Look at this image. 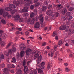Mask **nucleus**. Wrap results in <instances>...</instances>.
<instances>
[{"instance_id":"nucleus-1","label":"nucleus","mask_w":74,"mask_h":74,"mask_svg":"<svg viewBox=\"0 0 74 74\" xmlns=\"http://www.w3.org/2000/svg\"><path fill=\"white\" fill-rule=\"evenodd\" d=\"M3 14V16L4 18H6L7 16L8 18H10L11 16L8 14V13L7 12H4V10L2 9L0 10V15H2Z\"/></svg>"},{"instance_id":"nucleus-2","label":"nucleus","mask_w":74,"mask_h":74,"mask_svg":"<svg viewBox=\"0 0 74 74\" xmlns=\"http://www.w3.org/2000/svg\"><path fill=\"white\" fill-rule=\"evenodd\" d=\"M34 56L36 58H38V60H36V62L37 64H38L40 62H41V60L42 57L41 55L39 56V54L38 53H36L34 55Z\"/></svg>"},{"instance_id":"nucleus-3","label":"nucleus","mask_w":74,"mask_h":74,"mask_svg":"<svg viewBox=\"0 0 74 74\" xmlns=\"http://www.w3.org/2000/svg\"><path fill=\"white\" fill-rule=\"evenodd\" d=\"M9 7H7L5 8V10L6 11H11L12 10V9L11 8H16V7L13 4H10L9 5Z\"/></svg>"},{"instance_id":"nucleus-4","label":"nucleus","mask_w":74,"mask_h":74,"mask_svg":"<svg viewBox=\"0 0 74 74\" xmlns=\"http://www.w3.org/2000/svg\"><path fill=\"white\" fill-rule=\"evenodd\" d=\"M53 13V11L51 9L48 10L47 12V15H50V16H51V18H52L53 17V16L52 15V14Z\"/></svg>"},{"instance_id":"nucleus-5","label":"nucleus","mask_w":74,"mask_h":74,"mask_svg":"<svg viewBox=\"0 0 74 74\" xmlns=\"http://www.w3.org/2000/svg\"><path fill=\"white\" fill-rule=\"evenodd\" d=\"M16 70L17 71V74H22V72L21 71V69L19 67V65L17 66L16 68Z\"/></svg>"},{"instance_id":"nucleus-6","label":"nucleus","mask_w":74,"mask_h":74,"mask_svg":"<svg viewBox=\"0 0 74 74\" xmlns=\"http://www.w3.org/2000/svg\"><path fill=\"white\" fill-rule=\"evenodd\" d=\"M39 19L40 21V23L41 24H42L43 23V21H44V18L42 17V15L40 14L38 16Z\"/></svg>"},{"instance_id":"nucleus-7","label":"nucleus","mask_w":74,"mask_h":74,"mask_svg":"<svg viewBox=\"0 0 74 74\" xmlns=\"http://www.w3.org/2000/svg\"><path fill=\"white\" fill-rule=\"evenodd\" d=\"M32 49H28L25 51V53L27 55H29L30 54L32 53Z\"/></svg>"},{"instance_id":"nucleus-8","label":"nucleus","mask_w":74,"mask_h":74,"mask_svg":"<svg viewBox=\"0 0 74 74\" xmlns=\"http://www.w3.org/2000/svg\"><path fill=\"white\" fill-rule=\"evenodd\" d=\"M66 28V26L64 25H61L59 28V30H64Z\"/></svg>"},{"instance_id":"nucleus-9","label":"nucleus","mask_w":74,"mask_h":74,"mask_svg":"<svg viewBox=\"0 0 74 74\" xmlns=\"http://www.w3.org/2000/svg\"><path fill=\"white\" fill-rule=\"evenodd\" d=\"M52 61L51 60L49 61V62L47 67V70H49V69H50V67H51V64H52Z\"/></svg>"},{"instance_id":"nucleus-10","label":"nucleus","mask_w":74,"mask_h":74,"mask_svg":"<svg viewBox=\"0 0 74 74\" xmlns=\"http://www.w3.org/2000/svg\"><path fill=\"white\" fill-rule=\"evenodd\" d=\"M9 53H10V54H12V50H11L10 49L9 50V52L6 51L5 53V54L8 57L9 55Z\"/></svg>"},{"instance_id":"nucleus-11","label":"nucleus","mask_w":74,"mask_h":74,"mask_svg":"<svg viewBox=\"0 0 74 74\" xmlns=\"http://www.w3.org/2000/svg\"><path fill=\"white\" fill-rule=\"evenodd\" d=\"M3 71H4L3 74H9L8 70L7 68H5L3 69Z\"/></svg>"},{"instance_id":"nucleus-12","label":"nucleus","mask_w":74,"mask_h":74,"mask_svg":"<svg viewBox=\"0 0 74 74\" xmlns=\"http://www.w3.org/2000/svg\"><path fill=\"white\" fill-rule=\"evenodd\" d=\"M28 8H29L27 7H24V9L22 10V11H23V12H27L28 11L27 10H28Z\"/></svg>"},{"instance_id":"nucleus-13","label":"nucleus","mask_w":74,"mask_h":74,"mask_svg":"<svg viewBox=\"0 0 74 74\" xmlns=\"http://www.w3.org/2000/svg\"><path fill=\"white\" fill-rule=\"evenodd\" d=\"M35 28H39L40 27V23L38 22H37L35 24L34 26Z\"/></svg>"},{"instance_id":"nucleus-14","label":"nucleus","mask_w":74,"mask_h":74,"mask_svg":"<svg viewBox=\"0 0 74 74\" xmlns=\"http://www.w3.org/2000/svg\"><path fill=\"white\" fill-rule=\"evenodd\" d=\"M24 54H25V51H21L20 53V56H21V58H23V57L24 56Z\"/></svg>"},{"instance_id":"nucleus-15","label":"nucleus","mask_w":74,"mask_h":74,"mask_svg":"<svg viewBox=\"0 0 74 74\" xmlns=\"http://www.w3.org/2000/svg\"><path fill=\"white\" fill-rule=\"evenodd\" d=\"M63 42L62 40H60L59 42V43L58 45V47H60L62 44H63Z\"/></svg>"},{"instance_id":"nucleus-16","label":"nucleus","mask_w":74,"mask_h":74,"mask_svg":"<svg viewBox=\"0 0 74 74\" xmlns=\"http://www.w3.org/2000/svg\"><path fill=\"white\" fill-rule=\"evenodd\" d=\"M0 62H1L2 59H4V55L3 54H0Z\"/></svg>"},{"instance_id":"nucleus-17","label":"nucleus","mask_w":74,"mask_h":74,"mask_svg":"<svg viewBox=\"0 0 74 74\" xmlns=\"http://www.w3.org/2000/svg\"><path fill=\"white\" fill-rule=\"evenodd\" d=\"M21 45V46L20 48L21 50H25L26 49V46H24L22 44Z\"/></svg>"},{"instance_id":"nucleus-18","label":"nucleus","mask_w":74,"mask_h":74,"mask_svg":"<svg viewBox=\"0 0 74 74\" xmlns=\"http://www.w3.org/2000/svg\"><path fill=\"white\" fill-rule=\"evenodd\" d=\"M44 65H45V62H42L41 64L40 68L42 69H44Z\"/></svg>"},{"instance_id":"nucleus-19","label":"nucleus","mask_w":74,"mask_h":74,"mask_svg":"<svg viewBox=\"0 0 74 74\" xmlns=\"http://www.w3.org/2000/svg\"><path fill=\"white\" fill-rule=\"evenodd\" d=\"M47 6H43L42 8V11L45 12V11L47 10Z\"/></svg>"},{"instance_id":"nucleus-20","label":"nucleus","mask_w":74,"mask_h":74,"mask_svg":"<svg viewBox=\"0 0 74 74\" xmlns=\"http://www.w3.org/2000/svg\"><path fill=\"white\" fill-rule=\"evenodd\" d=\"M70 15V12H67L66 14V15L67 16V17H66L65 20H67L68 19V17Z\"/></svg>"},{"instance_id":"nucleus-21","label":"nucleus","mask_w":74,"mask_h":74,"mask_svg":"<svg viewBox=\"0 0 74 74\" xmlns=\"http://www.w3.org/2000/svg\"><path fill=\"white\" fill-rule=\"evenodd\" d=\"M53 56V52H52L51 53H48V56H49V57H52Z\"/></svg>"},{"instance_id":"nucleus-22","label":"nucleus","mask_w":74,"mask_h":74,"mask_svg":"<svg viewBox=\"0 0 74 74\" xmlns=\"http://www.w3.org/2000/svg\"><path fill=\"white\" fill-rule=\"evenodd\" d=\"M34 21H35V18H33L31 21L30 23L31 25H33L34 23Z\"/></svg>"},{"instance_id":"nucleus-23","label":"nucleus","mask_w":74,"mask_h":74,"mask_svg":"<svg viewBox=\"0 0 74 74\" xmlns=\"http://www.w3.org/2000/svg\"><path fill=\"white\" fill-rule=\"evenodd\" d=\"M23 1H18V2L17 5H19L20 4H22L23 3Z\"/></svg>"},{"instance_id":"nucleus-24","label":"nucleus","mask_w":74,"mask_h":74,"mask_svg":"<svg viewBox=\"0 0 74 74\" xmlns=\"http://www.w3.org/2000/svg\"><path fill=\"white\" fill-rule=\"evenodd\" d=\"M12 50L13 52H16V48L13 46H12Z\"/></svg>"},{"instance_id":"nucleus-25","label":"nucleus","mask_w":74,"mask_h":74,"mask_svg":"<svg viewBox=\"0 0 74 74\" xmlns=\"http://www.w3.org/2000/svg\"><path fill=\"white\" fill-rule=\"evenodd\" d=\"M67 9H64L62 11V14L64 15V14H66V12H67Z\"/></svg>"},{"instance_id":"nucleus-26","label":"nucleus","mask_w":74,"mask_h":74,"mask_svg":"<svg viewBox=\"0 0 74 74\" xmlns=\"http://www.w3.org/2000/svg\"><path fill=\"white\" fill-rule=\"evenodd\" d=\"M14 18H16V20H18V18H20V16L19 15H16L14 17Z\"/></svg>"},{"instance_id":"nucleus-27","label":"nucleus","mask_w":74,"mask_h":74,"mask_svg":"<svg viewBox=\"0 0 74 74\" xmlns=\"http://www.w3.org/2000/svg\"><path fill=\"white\" fill-rule=\"evenodd\" d=\"M15 12H17V10L14 9L11 12V13L12 14H14L15 13Z\"/></svg>"},{"instance_id":"nucleus-28","label":"nucleus","mask_w":74,"mask_h":74,"mask_svg":"<svg viewBox=\"0 0 74 74\" xmlns=\"http://www.w3.org/2000/svg\"><path fill=\"white\" fill-rule=\"evenodd\" d=\"M49 0H45V3L47 5H48V3L49 2Z\"/></svg>"},{"instance_id":"nucleus-29","label":"nucleus","mask_w":74,"mask_h":74,"mask_svg":"<svg viewBox=\"0 0 74 74\" xmlns=\"http://www.w3.org/2000/svg\"><path fill=\"white\" fill-rule=\"evenodd\" d=\"M34 14L33 13H31L30 14V16L31 18H32V17H34Z\"/></svg>"},{"instance_id":"nucleus-30","label":"nucleus","mask_w":74,"mask_h":74,"mask_svg":"<svg viewBox=\"0 0 74 74\" xmlns=\"http://www.w3.org/2000/svg\"><path fill=\"white\" fill-rule=\"evenodd\" d=\"M12 62H13V63H15L16 62V59L14 57L12 58Z\"/></svg>"},{"instance_id":"nucleus-31","label":"nucleus","mask_w":74,"mask_h":74,"mask_svg":"<svg viewBox=\"0 0 74 74\" xmlns=\"http://www.w3.org/2000/svg\"><path fill=\"white\" fill-rule=\"evenodd\" d=\"M1 22L2 23H3V24H6V22L4 19L2 20L1 21Z\"/></svg>"},{"instance_id":"nucleus-32","label":"nucleus","mask_w":74,"mask_h":74,"mask_svg":"<svg viewBox=\"0 0 74 74\" xmlns=\"http://www.w3.org/2000/svg\"><path fill=\"white\" fill-rule=\"evenodd\" d=\"M19 21L20 22H23V18H21L19 19Z\"/></svg>"},{"instance_id":"nucleus-33","label":"nucleus","mask_w":74,"mask_h":74,"mask_svg":"<svg viewBox=\"0 0 74 74\" xmlns=\"http://www.w3.org/2000/svg\"><path fill=\"white\" fill-rule=\"evenodd\" d=\"M5 43L4 42H3L1 43V46H2V47L4 46V45H5Z\"/></svg>"},{"instance_id":"nucleus-34","label":"nucleus","mask_w":74,"mask_h":74,"mask_svg":"<svg viewBox=\"0 0 74 74\" xmlns=\"http://www.w3.org/2000/svg\"><path fill=\"white\" fill-rule=\"evenodd\" d=\"M26 60H25L23 61V65L25 66L26 65Z\"/></svg>"},{"instance_id":"nucleus-35","label":"nucleus","mask_w":74,"mask_h":74,"mask_svg":"<svg viewBox=\"0 0 74 74\" xmlns=\"http://www.w3.org/2000/svg\"><path fill=\"white\" fill-rule=\"evenodd\" d=\"M11 42H10L8 45H7V46L6 47V48H8V47H10V46H11Z\"/></svg>"},{"instance_id":"nucleus-36","label":"nucleus","mask_w":74,"mask_h":74,"mask_svg":"<svg viewBox=\"0 0 74 74\" xmlns=\"http://www.w3.org/2000/svg\"><path fill=\"white\" fill-rule=\"evenodd\" d=\"M74 9V8L73 7H71L69 8V11H73V10Z\"/></svg>"},{"instance_id":"nucleus-37","label":"nucleus","mask_w":74,"mask_h":74,"mask_svg":"<svg viewBox=\"0 0 74 74\" xmlns=\"http://www.w3.org/2000/svg\"><path fill=\"white\" fill-rule=\"evenodd\" d=\"M5 65L4 63H3L2 64L0 65V66L2 68L4 67H5Z\"/></svg>"},{"instance_id":"nucleus-38","label":"nucleus","mask_w":74,"mask_h":74,"mask_svg":"<svg viewBox=\"0 0 74 74\" xmlns=\"http://www.w3.org/2000/svg\"><path fill=\"white\" fill-rule=\"evenodd\" d=\"M4 32L2 30H0V37H1V36H2V33H3Z\"/></svg>"},{"instance_id":"nucleus-39","label":"nucleus","mask_w":74,"mask_h":74,"mask_svg":"<svg viewBox=\"0 0 74 74\" xmlns=\"http://www.w3.org/2000/svg\"><path fill=\"white\" fill-rule=\"evenodd\" d=\"M38 73H42V70L40 69H38Z\"/></svg>"},{"instance_id":"nucleus-40","label":"nucleus","mask_w":74,"mask_h":74,"mask_svg":"<svg viewBox=\"0 0 74 74\" xmlns=\"http://www.w3.org/2000/svg\"><path fill=\"white\" fill-rule=\"evenodd\" d=\"M73 19V16H70L69 17L68 19H67L68 21H70V20H71V19Z\"/></svg>"},{"instance_id":"nucleus-41","label":"nucleus","mask_w":74,"mask_h":74,"mask_svg":"<svg viewBox=\"0 0 74 74\" xmlns=\"http://www.w3.org/2000/svg\"><path fill=\"white\" fill-rule=\"evenodd\" d=\"M40 3L38 2L37 3H36L35 5V7H37V6H38V5H40Z\"/></svg>"},{"instance_id":"nucleus-42","label":"nucleus","mask_w":74,"mask_h":74,"mask_svg":"<svg viewBox=\"0 0 74 74\" xmlns=\"http://www.w3.org/2000/svg\"><path fill=\"white\" fill-rule=\"evenodd\" d=\"M52 7V5H49L48 6V8L49 9L50 8H51Z\"/></svg>"},{"instance_id":"nucleus-43","label":"nucleus","mask_w":74,"mask_h":74,"mask_svg":"<svg viewBox=\"0 0 74 74\" xmlns=\"http://www.w3.org/2000/svg\"><path fill=\"white\" fill-rule=\"evenodd\" d=\"M24 74H27V73H28V70L26 69V70H24Z\"/></svg>"},{"instance_id":"nucleus-44","label":"nucleus","mask_w":74,"mask_h":74,"mask_svg":"<svg viewBox=\"0 0 74 74\" xmlns=\"http://www.w3.org/2000/svg\"><path fill=\"white\" fill-rule=\"evenodd\" d=\"M57 48V45H55L54 46V50L56 51V49Z\"/></svg>"},{"instance_id":"nucleus-45","label":"nucleus","mask_w":74,"mask_h":74,"mask_svg":"<svg viewBox=\"0 0 74 74\" xmlns=\"http://www.w3.org/2000/svg\"><path fill=\"white\" fill-rule=\"evenodd\" d=\"M11 57H9V58H8L7 60V63H9L10 62H9V60H8V59H11Z\"/></svg>"},{"instance_id":"nucleus-46","label":"nucleus","mask_w":74,"mask_h":74,"mask_svg":"<svg viewBox=\"0 0 74 74\" xmlns=\"http://www.w3.org/2000/svg\"><path fill=\"white\" fill-rule=\"evenodd\" d=\"M24 70H28L27 69V66H24Z\"/></svg>"},{"instance_id":"nucleus-47","label":"nucleus","mask_w":74,"mask_h":74,"mask_svg":"<svg viewBox=\"0 0 74 74\" xmlns=\"http://www.w3.org/2000/svg\"><path fill=\"white\" fill-rule=\"evenodd\" d=\"M30 63H31V62L30 61H28L27 62V66H29Z\"/></svg>"},{"instance_id":"nucleus-48","label":"nucleus","mask_w":74,"mask_h":74,"mask_svg":"<svg viewBox=\"0 0 74 74\" xmlns=\"http://www.w3.org/2000/svg\"><path fill=\"white\" fill-rule=\"evenodd\" d=\"M14 29H15V27H13L12 29H10L9 30V31H13V30H14Z\"/></svg>"},{"instance_id":"nucleus-49","label":"nucleus","mask_w":74,"mask_h":74,"mask_svg":"<svg viewBox=\"0 0 74 74\" xmlns=\"http://www.w3.org/2000/svg\"><path fill=\"white\" fill-rule=\"evenodd\" d=\"M58 16H59V13L58 12H56V17H58Z\"/></svg>"},{"instance_id":"nucleus-50","label":"nucleus","mask_w":74,"mask_h":74,"mask_svg":"<svg viewBox=\"0 0 74 74\" xmlns=\"http://www.w3.org/2000/svg\"><path fill=\"white\" fill-rule=\"evenodd\" d=\"M34 6L33 5H32L30 7V9L31 10H33V8H34Z\"/></svg>"},{"instance_id":"nucleus-51","label":"nucleus","mask_w":74,"mask_h":74,"mask_svg":"<svg viewBox=\"0 0 74 74\" xmlns=\"http://www.w3.org/2000/svg\"><path fill=\"white\" fill-rule=\"evenodd\" d=\"M8 68H11V65L10 64H8Z\"/></svg>"},{"instance_id":"nucleus-52","label":"nucleus","mask_w":74,"mask_h":74,"mask_svg":"<svg viewBox=\"0 0 74 74\" xmlns=\"http://www.w3.org/2000/svg\"><path fill=\"white\" fill-rule=\"evenodd\" d=\"M15 34H21V32H19V31H17L15 32Z\"/></svg>"},{"instance_id":"nucleus-53","label":"nucleus","mask_w":74,"mask_h":74,"mask_svg":"<svg viewBox=\"0 0 74 74\" xmlns=\"http://www.w3.org/2000/svg\"><path fill=\"white\" fill-rule=\"evenodd\" d=\"M65 71H67V72H68V71H70V70L69 69V68H66V69H65Z\"/></svg>"},{"instance_id":"nucleus-54","label":"nucleus","mask_w":74,"mask_h":74,"mask_svg":"<svg viewBox=\"0 0 74 74\" xmlns=\"http://www.w3.org/2000/svg\"><path fill=\"white\" fill-rule=\"evenodd\" d=\"M24 15H25V16H27L29 14H28V13H25L24 14Z\"/></svg>"},{"instance_id":"nucleus-55","label":"nucleus","mask_w":74,"mask_h":74,"mask_svg":"<svg viewBox=\"0 0 74 74\" xmlns=\"http://www.w3.org/2000/svg\"><path fill=\"white\" fill-rule=\"evenodd\" d=\"M10 71L12 73H14V70L13 69L10 70Z\"/></svg>"},{"instance_id":"nucleus-56","label":"nucleus","mask_w":74,"mask_h":74,"mask_svg":"<svg viewBox=\"0 0 74 74\" xmlns=\"http://www.w3.org/2000/svg\"><path fill=\"white\" fill-rule=\"evenodd\" d=\"M33 73L34 74H37V71H36V70H34V71Z\"/></svg>"},{"instance_id":"nucleus-57","label":"nucleus","mask_w":74,"mask_h":74,"mask_svg":"<svg viewBox=\"0 0 74 74\" xmlns=\"http://www.w3.org/2000/svg\"><path fill=\"white\" fill-rule=\"evenodd\" d=\"M55 35H56L55 32H54L53 34V37H54V36H55Z\"/></svg>"},{"instance_id":"nucleus-58","label":"nucleus","mask_w":74,"mask_h":74,"mask_svg":"<svg viewBox=\"0 0 74 74\" xmlns=\"http://www.w3.org/2000/svg\"><path fill=\"white\" fill-rule=\"evenodd\" d=\"M61 18L62 19H63L65 18V16H64V15H63L62 16H61Z\"/></svg>"},{"instance_id":"nucleus-59","label":"nucleus","mask_w":74,"mask_h":74,"mask_svg":"<svg viewBox=\"0 0 74 74\" xmlns=\"http://www.w3.org/2000/svg\"><path fill=\"white\" fill-rule=\"evenodd\" d=\"M55 38L56 40H58V36H56L55 37Z\"/></svg>"},{"instance_id":"nucleus-60","label":"nucleus","mask_w":74,"mask_h":74,"mask_svg":"<svg viewBox=\"0 0 74 74\" xmlns=\"http://www.w3.org/2000/svg\"><path fill=\"white\" fill-rule=\"evenodd\" d=\"M37 1H38V0H34V3H36Z\"/></svg>"},{"instance_id":"nucleus-61","label":"nucleus","mask_w":74,"mask_h":74,"mask_svg":"<svg viewBox=\"0 0 74 74\" xmlns=\"http://www.w3.org/2000/svg\"><path fill=\"white\" fill-rule=\"evenodd\" d=\"M61 5H62L61 4H60L58 5V8H60L59 9H60V6H61Z\"/></svg>"},{"instance_id":"nucleus-62","label":"nucleus","mask_w":74,"mask_h":74,"mask_svg":"<svg viewBox=\"0 0 74 74\" xmlns=\"http://www.w3.org/2000/svg\"><path fill=\"white\" fill-rule=\"evenodd\" d=\"M18 30H19V31H21L22 30L21 28H18L17 29Z\"/></svg>"},{"instance_id":"nucleus-63","label":"nucleus","mask_w":74,"mask_h":74,"mask_svg":"<svg viewBox=\"0 0 74 74\" xmlns=\"http://www.w3.org/2000/svg\"><path fill=\"white\" fill-rule=\"evenodd\" d=\"M31 20V19H30V18H29L27 21V22H30Z\"/></svg>"},{"instance_id":"nucleus-64","label":"nucleus","mask_w":74,"mask_h":74,"mask_svg":"<svg viewBox=\"0 0 74 74\" xmlns=\"http://www.w3.org/2000/svg\"><path fill=\"white\" fill-rule=\"evenodd\" d=\"M25 34H26V35H28V34H29V32H25Z\"/></svg>"}]
</instances>
